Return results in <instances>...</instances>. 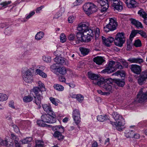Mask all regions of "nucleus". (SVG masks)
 Listing matches in <instances>:
<instances>
[{"instance_id":"nucleus-32","label":"nucleus","mask_w":147,"mask_h":147,"mask_svg":"<svg viewBox=\"0 0 147 147\" xmlns=\"http://www.w3.org/2000/svg\"><path fill=\"white\" fill-rule=\"evenodd\" d=\"M108 119L107 116L106 115H101L97 117V120L101 122H103Z\"/></svg>"},{"instance_id":"nucleus-8","label":"nucleus","mask_w":147,"mask_h":147,"mask_svg":"<svg viewBox=\"0 0 147 147\" xmlns=\"http://www.w3.org/2000/svg\"><path fill=\"white\" fill-rule=\"evenodd\" d=\"M23 80L26 83H30L32 81L33 77L31 71L28 69L25 71L23 75Z\"/></svg>"},{"instance_id":"nucleus-17","label":"nucleus","mask_w":147,"mask_h":147,"mask_svg":"<svg viewBox=\"0 0 147 147\" xmlns=\"http://www.w3.org/2000/svg\"><path fill=\"white\" fill-rule=\"evenodd\" d=\"M89 25L88 22H83L79 25L78 30L79 31L83 32L89 29Z\"/></svg>"},{"instance_id":"nucleus-15","label":"nucleus","mask_w":147,"mask_h":147,"mask_svg":"<svg viewBox=\"0 0 147 147\" xmlns=\"http://www.w3.org/2000/svg\"><path fill=\"white\" fill-rule=\"evenodd\" d=\"M130 69L133 73L137 75L140 74L142 71L141 67L136 64L131 65Z\"/></svg>"},{"instance_id":"nucleus-5","label":"nucleus","mask_w":147,"mask_h":147,"mask_svg":"<svg viewBox=\"0 0 147 147\" xmlns=\"http://www.w3.org/2000/svg\"><path fill=\"white\" fill-rule=\"evenodd\" d=\"M52 129L55 131L53 134V136L57 138L59 140L63 139L64 136L62 135V133L64 131V127L61 126L56 125L52 127Z\"/></svg>"},{"instance_id":"nucleus-11","label":"nucleus","mask_w":147,"mask_h":147,"mask_svg":"<svg viewBox=\"0 0 147 147\" xmlns=\"http://www.w3.org/2000/svg\"><path fill=\"white\" fill-rule=\"evenodd\" d=\"M115 61H110L108 67L102 70V73H107V74H110L113 72L115 71Z\"/></svg>"},{"instance_id":"nucleus-42","label":"nucleus","mask_w":147,"mask_h":147,"mask_svg":"<svg viewBox=\"0 0 147 147\" xmlns=\"http://www.w3.org/2000/svg\"><path fill=\"white\" fill-rule=\"evenodd\" d=\"M38 86L40 89H41L42 90L44 91L46 90V89L45 88V86L44 84L42 83L41 82L39 81L38 83Z\"/></svg>"},{"instance_id":"nucleus-43","label":"nucleus","mask_w":147,"mask_h":147,"mask_svg":"<svg viewBox=\"0 0 147 147\" xmlns=\"http://www.w3.org/2000/svg\"><path fill=\"white\" fill-rule=\"evenodd\" d=\"M103 88L108 91H110L112 89V87L110 84H104Z\"/></svg>"},{"instance_id":"nucleus-2","label":"nucleus","mask_w":147,"mask_h":147,"mask_svg":"<svg viewBox=\"0 0 147 147\" xmlns=\"http://www.w3.org/2000/svg\"><path fill=\"white\" fill-rule=\"evenodd\" d=\"M32 90L36 96H34L35 98V103L39 106V107H40L41 100L43 98L42 92L44 91L40 89L38 87L36 86L34 87Z\"/></svg>"},{"instance_id":"nucleus-28","label":"nucleus","mask_w":147,"mask_h":147,"mask_svg":"<svg viewBox=\"0 0 147 147\" xmlns=\"http://www.w3.org/2000/svg\"><path fill=\"white\" fill-rule=\"evenodd\" d=\"M72 97L73 98H76L77 100L80 102H82L84 100V97L80 94H74Z\"/></svg>"},{"instance_id":"nucleus-33","label":"nucleus","mask_w":147,"mask_h":147,"mask_svg":"<svg viewBox=\"0 0 147 147\" xmlns=\"http://www.w3.org/2000/svg\"><path fill=\"white\" fill-rule=\"evenodd\" d=\"M53 87L55 89L59 91H63L64 89V88L62 86L58 84H54Z\"/></svg>"},{"instance_id":"nucleus-59","label":"nucleus","mask_w":147,"mask_h":147,"mask_svg":"<svg viewBox=\"0 0 147 147\" xmlns=\"http://www.w3.org/2000/svg\"><path fill=\"white\" fill-rule=\"evenodd\" d=\"M75 18L73 16H71L68 18V21L69 23H72L74 21Z\"/></svg>"},{"instance_id":"nucleus-34","label":"nucleus","mask_w":147,"mask_h":147,"mask_svg":"<svg viewBox=\"0 0 147 147\" xmlns=\"http://www.w3.org/2000/svg\"><path fill=\"white\" fill-rule=\"evenodd\" d=\"M32 140V138L31 137H27L20 141V143L22 144H25L31 142Z\"/></svg>"},{"instance_id":"nucleus-57","label":"nucleus","mask_w":147,"mask_h":147,"mask_svg":"<svg viewBox=\"0 0 147 147\" xmlns=\"http://www.w3.org/2000/svg\"><path fill=\"white\" fill-rule=\"evenodd\" d=\"M94 32L96 37L98 38L99 36L100 33V30L99 29L97 28Z\"/></svg>"},{"instance_id":"nucleus-39","label":"nucleus","mask_w":147,"mask_h":147,"mask_svg":"<svg viewBox=\"0 0 147 147\" xmlns=\"http://www.w3.org/2000/svg\"><path fill=\"white\" fill-rule=\"evenodd\" d=\"M138 30H132L129 36V39L132 40L138 33Z\"/></svg>"},{"instance_id":"nucleus-31","label":"nucleus","mask_w":147,"mask_h":147,"mask_svg":"<svg viewBox=\"0 0 147 147\" xmlns=\"http://www.w3.org/2000/svg\"><path fill=\"white\" fill-rule=\"evenodd\" d=\"M79 49L82 54L84 56L87 55L89 52V50L88 49L80 47Z\"/></svg>"},{"instance_id":"nucleus-12","label":"nucleus","mask_w":147,"mask_h":147,"mask_svg":"<svg viewBox=\"0 0 147 147\" xmlns=\"http://www.w3.org/2000/svg\"><path fill=\"white\" fill-rule=\"evenodd\" d=\"M80 114L79 111L77 109L73 110L72 117L76 124L78 125L80 121Z\"/></svg>"},{"instance_id":"nucleus-13","label":"nucleus","mask_w":147,"mask_h":147,"mask_svg":"<svg viewBox=\"0 0 147 147\" xmlns=\"http://www.w3.org/2000/svg\"><path fill=\"white\" fill-rule=\"evenodd\" d=\"M102 7L101 12L102 13L106 11L109 7L108 0H96Z\"/></svg>"},{"instance_id":"nucleus-46","label":"nucleus","mask_w":147,"mask_h":147,"mask_svg":"<svg viewBox=\"0 0 147 147\" xmlns=\"http://www.w3.org/2000/svg\"><path fill=\"white\" fill-rule=\"evenodd\" d=\"M134 45L136 47H140L142 45L141 41L139 39L136 40L135 41Z\"/></svg>"},{"instance_id":"nucleus-45","label":"nucleus","mask_w":147,"mask_h":147,"mask_svg":"<svg viewBox=\"0 0 147 147\" xmlns=\"http://www.w3.org/2000/svg\"><path fill=\"white\" fill-rule=\"evenodd\" d=\"M7 147H13L14 145V143L12 140H10L9 141L7 140L6 143L5 145Z\"/></svg>"},{"instance_id":"nucleus-38","label":"nucleus","mask_w":147,"mask_h":147,"mask_svg":"<svg viewBox=\"0 0 147 147\" xmlns=\"http://www.w3.org/2000/svg\"><path fill=\"white\" fill-rule=\"evenodd\" d=\"M43 121L42 120H39L37 121V124L40 126H42L43 127H50V125H48L45 123H43Z\"/></svg>"},{"instance_id":"nucleus-52","label":"nucleus","mask_w":147,"mask_h":147,"mask_svg":"<svg viewBox=\"0 0 147 147\" xmlns=\"http://www.w3.org/2000/svg\"><path fill=\"white\" fill-rule=\"evenodd\" d=\"M11 3V1H5L0 3V5H2L3 7H7V5Z\"/></svg>"},{"instance_id":"nucleus-64","label":"nucleus","mask_w":147,"mask_h":147,"mask_svg":"<svg viewBox=\"0 0 147 147\" xmlns=\"http://www.w3.org/2000/svg\"><path fill=\"white\" fill-rule=\"evenodd\" d=\"M44 7V5H42L39 7H38L36 10V11L37 13H40V11Z\"/></svg>"},{"instance_id":"nucleus-48","label":"nucleus","mask_w":147,"mask_h":147,"mask_svg":"<svg viewBox=\"0 0 147 147\" xmlns=\"http://www.w3.org/2000/svg\"><path fill=\"white\" fill-rule=\"evenodd\" d=\"M121 69L123 68V66L121 65L119 62L117 61L115 62V70L117 69Z\"/></svg>"},{"instance_id":"nucleus-21","label":"nucleus","mask_w":147,"mask_h":147,"mask_svg":"<svg viewBox=\"0 0 147 147\" xmlns=\"http://www.w3.org/2000/svg\"><path fill=\"white\" fill-rule=\"evenodd\" d=\"M127 60L131 63H135L138 64H140L144 62V60L143 59L139 57L137 58H131Z\"/></svg>"},{"instance_id":"nucleus-60","label":"nucleus","mask_w":147,"mask_h":147,"mask_svg":"<svg viewBox=\"0 0 147 147\" xmlns=\"http://www.w3.org/2000/svg\"><path fill=\"white\" fill-rule=\"evenodd\" d=\"M54 54L56 56V57H59L61 55V54L60 51H56L54 52Z\"/></svg>"},{"instance_id":"nucleus-41","label":"nucleus","mask_w":147,"mask_h":147,"mask_svg":"<svg viewBox=\"0 0 147 147\" xmlns=\"http://www.w3.org/2000/svg\"><path fill=\"white\" fill-rule=\"evenodd\" d=\"M134 132L133 130H129V131L126 133L125 136L127 138H133Z\"/></svg>"},{"instance_id":"nucleus-50","label":"nucleus","mask_w":147,"mask_h":147,"mask_svg":"<svg viewBox=\"0 0 147 147\" xmlns=\"http://www.w3.org/2000/svg\"><path fill=\"white\" fill-rule=\"evenodd\" d=\"M138 13L139 14L140 16H142L143 18H144L147 15L146 13L144 12L143 10H141L139 11Z\"/></svg>"},{"instance_id":"nucleus-14","label":"nucleus","mask_w":147,"mask_h":147,"mask_svg":"<svg viewBox=\"0 0 147 147\" xmlns=\"http://www.w3.org/2000/svg\"><path fill=\"white\" fill-rule=\"evenodd\" d=\"M137 100L140 103H142L144 101L147 99V94L144 93L142 91L139 92L138 94L137 95Z\"/></svg>"},{"instance_id":"nucleus-29","label":"nucleus","mask_w":147,"mask_h":147,"mask_svg":"<svg viewBox=\"0 0 147 147\" xmlns=\"http://www.w3.org/2000/svg\"><path fill=\"white\" fill-rule=\"evenodd\" d=\"M115 82L120 87H123L125 84V82L123 80L121 79H116L115 80Z\"/></svg>"},{"instance_id":"nucleus-62","label":"nucleus","mask_w":147,"mask_h":147,"mask_svg":"<svg viewBox=\"0 0 147 147\" xmlns=\"http://www.w3.org/2000/svg\"><path fill=\"white\" fill-rule=\"evenodd\" d=\"M119 75L122 77H124L125 76V72L123 71H119Z\"/></svg>"},{"instance_id":"nucleus-36","label":"nucleus","mask_w":147,"mask_h":147,"mask_svg":"<svg viewBox=\"0 0 147 147\" xmlns=\"http://www.w3.org/2000/svg\"><path fill=\"white\" fill-rule=\"evenodd\" d=\"M49 100L55 106H57L58 105V103L60 101L59 100L55 99L52 97H50Z\"/></svg>"},{"instance_id":"nucleus-58","label":"nucleus","mask_w":147,"mask_h":147,"mask_svg":"<svg viewBox=\"0 0 147 147\" xmlns=\"http://www.w3.org/2000/svg\"><path fill=\"white\" fill-rule=\"evenodd\" d=\"M14 130L16 133H18L19 131V129L18 127L16 125H12Z\"/></svg>"},{"instance_id":"nucleus-26","label":"nucleus","mask_w":147,"mask_h":147,"mask_svg":"<svg viewBox=\"0 0 147 147\" xmlns=\"http://www.w3.org/2000/svg\"><path fill=\"white\" fill-rule=\"evenodd\" d=\"M114 38L111 37H109L106 40L105 45L107 47H109L111 44L112 43L113 41H114Z\"/></svg>"},{"instance_id":"nucleus-7","label":"nucleus","mask_w":147,"mask_h":147,"mask_svg":"<svg viewBox=\"0 0 147 147\" xmlns=\"http://www.w3.org/2000/svg\"><path fill=\"white\" fill-rule=\"evenodd\" d=\"M114 43L115 45L121 47L125 41L124 34L123 32L118 33L114 39Z\"/></svg>"},{"instance_id":"nucleus-9","label":"nucleus","mask_w":147,"mask_h":147,"mask_svg":"<svg viewBox=\"0 0 147 147\" xmlns=\"http://www.w3.org/2000/svg\"><path fill=\"white\" fill-rule=\"evenodd\" d=\"M147 79V70L143 71L139 75L138 80V84L142 85L145 83Z\"/></svg>"},{"instance_id":"nucleus-56","label":"nucleus","mask_w":147,"mask_h":147,"mask_svg":"<svg viewBox=\"0 0 147 147\" xmlns=\"http://www.w3.org/2000/svg\"><path fill=\"white\" fill-rule=\"evenodd\" d=\"M59 81L61 82H65L66 79L63 76H60L59 77Z\"/></svg>"},{"instance_id":"nucleus-37","label":"nucleus","mask_w":147,"mask_h":147,"mask_svg":"<svg viewBox=\"0 0 147 147\" xmlns=\"http://www.w3.org/2000/svg\"><path fill=\"white\" fill-rule=\"evenodd\" d=\"M33 99V97L29 95L24 96L23 98V101L25 102H30Z\"/></svg>"},{"instance_id":"nucleus-18","label":"nucleus","mask_w":147,"mask_h":147,"mask_svg":"<svg viewBox=\"0 0 147 147\" xmlns=\"http://www.w3.org/2000/svg\"><path fill=\"white\" fill-rule=\"evenodd\" d=\"M54 60L57 63L61 65H65L68 63L67 60L63 57H56Z\"/></svg>"},{"instance_id":"nucleus-19","label":"nucleus","mask_w":147,"mask_h":147,"mask_svg":"<svg viewBox=\"0 0 147 147\" xmlns=\"http://www.w3.org/2000/svg\"><path fill=\"white\" fill-rule=\"evenodd\" d=\"M125 3L129 8L136 7L137 5V2L135 0H126Z\"/></svg>"},{"instance_id":"nucleus-63","label":"nucleus","mask_w":147,"mask_h":147,"mask_svg":"<svg viewBox=\"0 0 147 147\" xmlns=\"http://www.w3.org/2000/svg\"><path fill=\"white\" fill-rule=\"evenodd\" d=\"M11 32V29L10 28H6L4 31V33L6 34H10Z\"/></svg>"},{"instance_id":"nucleus-30","label":"nucleus","mask_w":147,"mask_h":147,"mask_svg":"<svg viewBox=\"0 0 147 147\" xmlns=\"http://www.w3.org/2000/svg\"><path fill=\"white\" fill-rule=\"evenodd\" d=\"M44 35V33L43 32H39L35 35V38L38 40H40L43 37Z\"/></svg>"},{"instance_id":"nucleus-40","label":"nucleus","mask_w":147,"mask_h":147,"mask_svg":"<svg viewBox=\"0 0 147 147\" xmlns=\"http://www.w3.org/2000/svg\"><path fill=\"white\" fill-rule=\"evenodd\" d=\"M7 96L5 94L0 93V101L5 100L7 99Z\"/></svg>"},{"instance_id":"nucleus-44","label":"nucleus","mask_w":147,"mask_h":147,"mask_svg":"<svg viewBox=\"0 0 147 147\" xmlns=\"http://www.w3.org/2000/svg\"><path fill=\"white\" fill-rule=\"evenodd\" d=\"M105 79L103 78H100L99 80L95 82L94 84H97L98 86H100L101 85L105 84Z\"/></svg>"},{"instance_id":"nucleus-16","label":"nucleus","mask_w":147,"mask_h":147,"mask_svg":"<svg viewBox=\"0 0 147 147\" xmlns=\"http://www.w3.org/2000/svg\"><path fill=\"white\" fill-rule=\"evenodd\" d=\"M85 38H86L87 42L91 40V38L92 36L93 31L90 28L88 30L83 32Z\"/></svg>"},{"instance_id":"nucleus-61","label":"nucleus","mask_w":147,"mask_h":147,"mask_svg":"<svg viewBox=\"0 0 147 147\" xmlns=\"http://www.w3.org/2000/svg\"><path fill=\"white\" fill-rule=\"evenodd\" d=\"M6 142L7 140H4L0 137V145H5Z\"/></svg>"},{"instance_id":"nucleus-22","label":"nucleus","mask_w":147,"mask_h":147,"mask_svg":"<svg viewBox=\"0 0 147 147\" xmlns=\"http://www.w3.org/2000/svg\"><path fill=\"white\" fill-rule=\"evenodd\" d=\"M94 61L98 65H100L102 64L105 60L104 57L101 56H97L94 58Z\"/></svg>"},{"instance_id":"nucleus-51","label":"nucleus","mask_w":147,"mask_h":147,"mask_svg":"<svg viewBox=\"0 0 147 147\" xmlns=\"http://www.w3.org/2000/svg\"><path fill=\"white\" fill-rule=\"evenodd\" d=\"M42 59L44 61L47 63L50 62L51 61V57L49 56H44L42 57Z\"/></svg>"},{"instance_id":"nucleus-25","label":"nucleus","mask_w":147,"mask_h":147,"mask_svg":"<svg viewBox=\"0 0 147 147\" xmlns=\"http://www.w3.org/2000/svg\"><path fill=\"white\" fill-rule=\"evenodd\" d=\"M88 78L92 80H96L99 78V76L92 72H89L88 73Z\"/></svg>"},{"instance_id":"nucleus-10","label":"nucleus","mask_w":147,"mask_h":147,"mask_svg":"<svg viewBox=\"0 0 147 147\" xmlns=\"http://www.w3.org/2000/svg\"><path fill=\"white\" fill-rule=\"evenodd\" d=\"M115 9L118 11H121L123 9L122 3L120 0H109Z\"/></svg>"},{"instance_id":"nucleus-24","label":"nucleus","mask_w":147,"mask_h":147,"mask_svg":"<svg viewBox=\"0 0 147 147\" xmlns=\"http://www.w3.org/2000/svg\"><path fill=\"white\" fill-rule=\"evenodd\" d=\"M130 20L132 24L134 25L137 28H143L142 24L138 21L135 19H131Z\"/></svg>"},{"instance_id":"nucleus-20","label":"nucleus","mask_w":147,"mask_h":147,"mask_svg":"<svg viewBox=\"0 0 147 147\" xmlns=\"http://www.w3.org/2000/svg\"><path fill=\"white\" fill-rule=\"evenodd\" d=\"M83 33L82 32H78L76 34V38L78 41L87 42L86 38H85L84 35Z\"/></svg>"},{"instance_id":"nucleus-1","label":"nucleus","mask_w":147,"mask_h":147,"mask_svg":"<svg viewBox=\"0 0 147 147\" xmlns=\"http://www.w3.org/2000/svg\"><path fill=\"white\" fill-rule=\"evenodd\" d=\"M112 115L116 122L110 121V123L113 126L116 127L118 130H121L122 127L124 126V124L122 122L124 120L123 118L119 114L115 112H114L113 113Z\"/></svg>"},{"instance_id":"nucleus-4","label":"nucleus","mask_w":147,"mask_h":147,"mask_svg":"<svg viewBox=\"0 0 147 147\" xmlns=\"http://www.w3.org/2000/svg\"><path fill=\"white\" fill-rule=\"evenodd\" d=\"M117 25V23L115 18H110L109 23L104 27V31L106 32L113 31L116 29Z\"/></svg>"},{"instance_id":"nucleus-53","label":"nucleus","mask_w":147,"mask_h":147,"mask_svg":"<svg viewBox=\"0 0 147 147\" xmlns=\"http://www.w3.org/2000/svg\"><path fill=\"white\" fill-rule=\"evenodd\" d=\"M36 146H43L44 142L40 140H37L36 141Z\"/></svg>"},{"instance_id":"nucleus-49","label":"nucleus","mask_w":147,"mask_h":147,"mask_svg":"<svg viewBox=\"0 0 147 147\" xmlns=\"http://www.w3.org/2000/svg\"><path fill=\"white\" fill-rule=\"evenodd\" d=\"M138 33L142 37L146 38L147 37L146 33L142 30H138Z\"/></svg>"},{"instance_id":"nucleus-47","label":"nucleus","mask_w":147,"mask_h":147,"mask_svg":"<svg viewBox=\"0 0 147 147\" xmlns=\"http://www.w3.org/2000/svg\"><path fill=\"white\" fill-rule=\"evenodd\" d=\"M60 41L62 42H64L66 40V38L65 34H61L60 35Z\"/></svg>"},{"instance_id":"nucleus-27","label":"nucleus","mask_w":147,"mask_h":147,"mask_svg":"<svg viewBox=\"0 0 147 147\" xmlns=\"http://www.w3.org/2000/svg\"><path fill=\"white\" fill-rule=\"evenodd\" d=\"M58 71L62 75L65 74L67 71H69L68 69H66L64 67H60L57 69Z\"/></svg>"},{"instance_id":"nucleus-23","label":"nucleus","mask_w":147,"mask_h":147,"mask_svg":"<svg viewBox=\"0 0 147 147\" xmlns=\"http://www.w3.org/2000/svg\"><path fill=\"white\" fill-rule=\"evenodd\" d=\"M42 108L47 113L49 114H53L54 113L53 111L51 106L50 105L44 104L42 105Z\"/></svg>"},{"instance_id":"nucleus-35","label":"nucleus","mask_w":147,"mask_h":147,"mask_svg":"<svg viewBox=\"0 0 147 147\" xmlns=\"http://www.w3.org/2000/svg\"><path fill=\"white\" fill-rule=\"evenodd\" d=\"M36 73L37 74L39 75L43 78H45L47 77V75L46 74L42 71L41 70L38 69L36 70Z\"/></svg>"},{"instance_id":"nucleus-54","label":"nucleus","mask_w":147,"mask_h":147,"mask_svg":"<svg viewBox=\"0 0 147 147\" xmlns=\"http://www.w3.org/2000/svg\"><path fill=\"white\" fill-rule=\"evenodd\" d=\"M112 81L111 79H107L105 80V84H112Z\"/></svg>"},{"instance_id":"nucleus-6","label":"nucleus","mask_w":147,"mask_h":147,"mask_svg":"<svg viewBox=\"0 0 147 147\" xmlns=\"http://www.w3.org/2000/svg\"><path fill=\"white\" fill-rule=\"evenodd\" d=\"M56 117L55 113L51 114H45L42 115L41 119L45 123H54L56 121Z\"/></svg>"},{"instance_id":"nucleus-3","label":"nucleus","mask_w":147,"mask_h":147,"mask_svg":"<svg viewBox=\"0 0 147 147\" xmlns=\"http://www.w3.org/2000/svg\"><path fill=\"white\" fill-rule=\"evenodd\" d=\"M83 9L88 15H90L97 11V7L94 4L88 3L83 6Z\"/></svg>"},{"instance_id":"nucleus-55","label":"nucleus","mask_w":147,"mask_h":147,"mask_svg":"<svg viewBox=\"0 0 147 147\" xmlns=\"http://www.w3.org/2000/svg\"><path fill=\"white\" fill-rule=\"evenodd\" d=\"M75 36L73 34H70L68 37V39L71 41H73L75 39Z\"/></svg>"}]
</instances>
